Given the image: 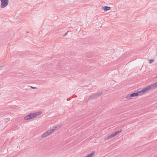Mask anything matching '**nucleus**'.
Wrapping results in <instances>:
<instances>
[{
    "mask_svg": "<svg viewBox=\"0 0 157 157\" xmlns=\"http://www.w3.org/2000/svg\"><path fill=\"white\" fill-rule=\"evenodd\" d=\"M103 8L105 11H106L109 10L110 9V7H109L105 6L103 7Z\"/></svg>",
    "mask_w": 157,
    "mask_h": 157,
    "instance_id": "obj_11",
    "label": "nucleus"
},
{
    "mask_svg": "<svg viewBox=\"0 0 157 157\" xmlns=\"http://www.w3.org/2000/svg\"><path fill=\"white\" fill-rule=\"evenodd\" d=\"M32 87L33 88V89H35V88H36V87Z\"/></svg>",
    "mask_w": 157,
    "mask_h": 157,
    "instance_id": "obj_15",
    "label": "nucleus"
},
{
    "mask_svg": "<svg viewBox=\"0 0 157 157\" xmlns=\"http://www.w3.org/2000/svg\"><path fill=\"white\" fill-rule=\"evenodd\" d=\"M95 151H92L90 154L86 156L85 157H92L95 154Z\"/></svg>",
    "mask_w": 157,
    "mask_h": 157,
    "instance_id": "obj_7",
    "label": "nucleus"
},
{
    "mask_svg": "<svg viewBox=\"0 0 157 157\" xmlns=\"http://www.w3.org/2000/svg\"><path fill=\"white\" fill-rule=\"evenodd\" d=\"M1 7L2 8L6 7L8 3V0H1Z\"/></svg>",
    "mask_w": 157,
    "mask_h": 157,
    "instance_id": "obj_4",
    "label": "nucleus"
},
{
    "mask_svg": "<svg viewBox=\"0 0 157 157\" xmlns=\"http://www.w3.org/2000/svg\"><path fill=\"white\" fill-rule=\"evenodd\" d=\"M41 113V112H39L36 113H30L25 117H24V119L25 120H28L35 118L40 115Z\"/></svg>",
    "mask_w": 157,
    "mask_h": 157,
    "instance_id": "obj_2",
    "label": "nucleus"
},
{
    "mask_svg": "<svg viewBox=\"0 0 157 157\" xmlns=\"http://www.w3.org/2000/svg\"><path fill=\"white\" fill-rule=\"evenodd\" d=\"M3 67L2 66H0V71L2 70V69Z\"/></svg>",
    "mask_w": 157,
    "mask_h": 157,
    "instance_id": "obj_14",
    "label": "nucleus"
},
{
    "mask_svg": "<svg viewBox=\"0 0 157 157\" xmlns=\"http://www.w3.org/2000/svg\"><path fill=\"white\" fill-rule=\"evenodd\" d=\"M144 89L145 90V91H146L149 90L151 89H152L150 85L144 88Z\"/></svg>",
    "mask_w": 157,
    "mask_h": 157,
    "instance_id": "obj_9",
    "label": "nucleus"
},
{
    "mask_svg": "<svg viewBox=\"0 0 157 157\" xmlns=\"http://www.w3.org/2000/svg\"><path fill=\"white\" fill-rule=\"evenodd\" d=\"M156 78H157V77H156Z\"/></svg>",
    "mask_w": 157,
    "mask_h": 157,
    "instance_id": "obj_16",
    "label": "nucleus"
},
{
    "mask_svg": "<svg viewBox=\"0 0 157 157\" xmlns=\"http://www.w3.org/2000/svg\"><path fill=\"white\" fill-rule=\"evenodd\" d=\"M154 59H149L148 60V62L150 63H151L153 62H154Z\"/></svg>",
    "mask_w": 157,
    "mask_h": 157,
    "instance_id": "obj_13",
    "label": "nucleus"
},
{
    "mask_svg": "<svg viewBox=\"0 0 157 157\" xmlns=\"http://www.w3.org/2000/svg\"><path fill=\"white\" fill-rule=\"evenodd\" d=\"M151 89H154L157 87V82L150 85Z\"/></svg>",
    "mask_w": 157,
    "mask_h": 157,
    "instance_id": "obj_6",
    "label": "nucleus"
},
{
    "mask_svg": "<svg viewBox=\"0 0 157 157\" xmlns=\"http://www.w3.org/2000/svg\"><path fill=\"white\" fill-rule=\"evenodd\" d=\"M139 92H137L128 95L126 97V98L127 100H129L132 98L138 96L139 95Z\"/></svg>",
    "mask_w": 157,
    "mask_h": 157,
    "instance_id": "obj_3",
    "label": "nucleus"
},
{
    "mask_svg": "<svg viewBox=\"0 0 157 157\" xmlns=\"http://www.w3.org/2000/svg\"><path fill=\"white\" fill-rule=\"evenodd\" d=\"M139 93H142L144 94L145 93L146 91H145V90L144 89L140 91H139Z\"/></svg>",
    "mask_w": 157,
    "mask_h": 157,
    "instance_id": "obj_12",
    "label": "nucleus"
},
{
    "mask_svg": "<svg viewBox=\"0 0 157 157\" xmlns=\"http://www.w3.org/2000/svg\"><path fill=\"white\" fill-rule=\"evenodd\" d=\"M121 130H120L118 131H117L116 132H115L114 133H113V134L114 137L117 135H118V134L121 133Z\"/></svg>",
    "mask_w": 157,
    "mask_h": 157,
    "instance_id": "obj_10",
    "label": "nucleus"
},
{
    "mask_svg": "<svg viewBox=\"0 0 157 157\" xmlns=\"http://www.w3.org/2000/svg\"><path fill=\"white\" fill-rule=\"evenodd\" d=\"M144 89L145 90V91H146L149 90L151 89H152L150 85L144 88Z\"/></svg>",
    "mask_w": 157,
    "mask_h": 157,
    "instance_id": "obj_8",
    "label": "nucleus"
},
{
    "mask_svg": "<svg viewBox=\"0 0 157 157\" xmlns=\"http://www.w3.org/2000/svg\"><path fill=\"white\" fill-rule=\"evenodd\" d=\"M113 137H114V136L113 134H112L111 135L108 136L107 137H105L104 139L105 140H107L113 138Z\"/></svg>",
    "mask_w": 157,
    "mask_h": 157,
    "instance_id": "obj_5",
    "label": "nucleus"
},
{
    "mask_svg": "<svg viewBox=\"0 0 157 157\" xmlns=\"http://www.w3.org/2000/svg\"><path fill=\"white\" fill-rule=\"evenodd\" d=\"M59 128L60 126L59 125H58L51 128L49 130L43 134L41 135V137L42 138H44L47 136H48L53 133L55 130Z\"/></svg>",
    "mask_w": 157,
    "mask_h": 157,
    "instance_id": "obj_1",
    "label": "nucleus"
}]
</instances>
